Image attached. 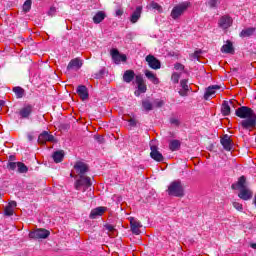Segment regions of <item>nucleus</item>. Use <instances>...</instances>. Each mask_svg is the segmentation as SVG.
Returning <instances> with one entry per match:
<instances>
[{
	"mask_svg": "<svg viewBox=\"0 0 256 256\" xmlns=\"http://www.w3.org/2000/svg\"><path fill=\"white\" fill-rule=\"evenodd\" d=\"M74 169L77 177H79L75 182V189L83 193L87 191V197H93V192H91V178L85 175L89 171V166L85 162L78 161L75 163Z\"/></svg>",
	"mask_w": 256,
	"mask_h": 256,
	"instance_id": "f257e3e1",
	"label": "nucleus"
},
{
	"mask_svg": "<svg viewBox=\"0 0 256 256\" xmlns=\"http://www.w3.org/2000/svg\"><path fill=\"white\" fill-rule=\"evenodd\" d=\"M235 114L244 119L239 123V131H253L256 128V113L253 109L242 106L236 109Z\"/></svg>",
	"mask_w": 256,
	"mask_h": 256,
	"instance_id": "f03ea898",
	"label": "nucleus"
},
{
	"mask_svg": "<svg viewBox=\"0 0 256 256\" xmlns=\"http://www.w3.org/2000/svg\"><path fill=\"white\" fill-rule=\"evenodd\" d=\"M167 191L168 195H172L173 197H185V189L183 188L181 180L173 181Z\"/></svg>",
	"mask_w": 256,
	"mask_h": 256,
	"instance_id": "7ed1b4c3",
	"label": "nucleus"
},
{
	"mask_svg": "<svg viewBox=\"0 0 256 256\" xmlns=\"http://www.w3.org/2000/svg\"><path fill=\"white\" fill-rule=\"evenodd\" d=\"M191 5V3L189 2H182L176 6L173 7L170 17H172V19L177 20L179 19V17H181L185 11H187V9H189V6Z\"/></svg>",
	"mask_w": 256,
	"mask_h": 256,
	"instance_id": "20e7f679",
	"label": "nucleus"
},
{
	"mask_svg": "<svg viewBox=\"0 0 256 256\" xmlns=\"http://www.w3.org/2000/svg\"><path fill=\"white\" fill-rule=\"evenodd\" d=\"M49 235H50L49 230L38 229L36 231L30 232L29 238L30 239H47V237H49Z\"/></svg>",
	"mask_w": 256,
	"mask_h": 256,
	"instance_id": "39448f33",
	"label": "nucleus"
},
{
	"mask_svg": "<svg viewBox=\"0 0 256 256\" xmlns=\"http://www.w3.org/2000/svg\"><path fill=\"white\" fill-rule=\"evenodd\" d=\"M235 105H237L236 100L224 101L221 107L222 115H224V117L231 115V107H235Z\"/></svg>",
	"mask_w": 256,
	"mask_h": 256,
	"instance_id": "423d86ee",
	"label": "nucleus"
},
{
	"mask_svg": "<svg viewBox=\"0 0 256 256\" xmlns=\"http://www.w3.org/2000/svg\"><path fill=\"white\" fill-rule=\"evenodd\" d=\"M233 25V18H231L229 15L221 16L218 21V27L221 29H229Z\"/></svg>",
	"mask_w": 256,
	"mask_h": 256,
	"instance_id": "0eeeda50",
	"label": "nucleus"
},
{
	"mask_svg": "<svg viewBox=\"0 0 256 256\" xmlns=\"http://www.w3.org/2000/svg\"><path fill=\"white\" fill-rule=\"evenodd\" d=\"M146 61L151 69H154L155 71H157V69H161V61H159L155 56H146Z\"/></svg>",
	"mask_w": 256,
	"mask_h": 256,
	"instance_id": "6e6552de",
	"label": "nucleus"
},
{
	"mask_svg": "<svg viewBox=\"0 0 256 256\" xmlns=\"http://www.w3.org/2000/svg\"><path fill=\"white\" fill-rule=\"evenodd\" d=\"M141 227H143V225L140 221L135 218H130V229L134 235H141Z\"/></svg>",
	"mask_w": 256,
	"mask_h": 256,
	"instance_id": "1a4fd4ad",
	"label": "nucleus"
},
{
	"mask_svg": "<svg viewBox=\"0 0 256 256\" xmlns=\"http://www.w3.org/2000/svg\"><path fill=\"white\" fill-rule=\"evenodd\" d=\"M81 67H83V61L79 58H74L69 62L67 71H79Z\"/></svg>",
	"mask_w": 256,
	"mask_h": 256,
	"instance_id": "9d476101",
	"label": "nucleus"
},
{
	"mask_svg": "<svg viewBox=\"0 0 256 256\" xmlns=\"http://www.w3.org/2000/svg\"><path fill=\"white\" fill-rule=\"evenodd\" d=\"M47 141L53 143V141H55V136L49 134V132L47 131H44L39 135L38 143H40L41 145H45Z\"/></svg>",
	"mask_w": 256,
	"mask_h": 256,
	"instance_id": "9b49d317",
	"label": "nucleus"
},
{
	"mask_svg": "<svg viewBox=\"0 0 256 256\" xmlns=\"http://www.w3.org/2000/svg\"><path fill=\"white\" fill-rule=\"evenodd\" d=\"M110 55H112V59L114 61V63H120L121 61L122 62H125L127 61V56L125 54L121 55V53H119V50L113 48L111 51H110Z\"/></svg>",
	"mask_w": 256,
	"mask_h": 256,
	"instance_id": "f8f14e48",
	"label": "nucleus"
},
{
	"mask_svg": "<svg viewBox=\"0 0 256 256\" xmlns=\"http://www.w3.org/2000/svg\"><path fill=\"white\" fill-rule=\"evenodd\" d=\"M220 143L225 151H231L233 149V142L231 141V137L227 134L221 138Z\"/></svg>",
	"mask_w": 256,
	"mask_h": 256,
	"instance_id": "ddd939ff",
	"label": "nucleus"
},
{
	"mask_svg": "<svg viewBox=\"0 0 256 256\" xmlns=\"http://www.w3.org/2000/svg\"><path fill=\"white\" fill-rule=\"evenodd\" d=\"M238 197L243 201H249L250 199H253V191H251L249 188H242L238 194Z\"/></svg>",
	"mask_w": 256,
	"mask_h": 256,
	"instance_id": "4468645a",
	"label": "nucleus"
},
{
	"mask_svg": "<svg viewBox=\"0 0 256 256\" xmlns=\"http://www.w3.org/2000/svg\"><path fill=\"white\" fill-rule=\"evenodd\" d=\"M150 149H151L150 156L154 159V161H158V162L163 161L164 159L163 154L159 152V149L157 148V146L151 145Z\"/></svg>",
	"mask_w": 256,
	"mask_h": 256,
	"instance_id": "2eb2a0df",
	"label": "nucleus"
},
{
	"mask_svg": "<svg viewBox=\"0 0 256 256\" xmlns=\"http://www.w3.org/2000/svg\"><path fill=\"white\" fill-rule=\"evenodd\" d=\"M219 89H221V86L219 85H213L208 87L204 94V99L208 101V99H211V97H213V95H215L216 91H219Z\"/></svg>",
	"mask_w": 256,
	"mask_h": 256,
	"instance_id": "dca6fc26",
	"label": "nucleus"
},
{
	"mask_svg": "<svg viewBox=\"0 0 256 256\" xmlns=\"http://www.w3.org/2000/svg\"><path fill=\"white\" fill-rule=\"evenodd\" d=\"M135 82L138 85V91H140V93H145L147 91V85H145V80L142 75H137L135 77Z\"/></svg>",
	"mask_w": 256,
	"mask_h": 256,
	"instance_id": "f3484780",
	"label": "nucleus"
},
{
	"mask_svg": "<svg viewBox=\"0 0 256 256\" xmlns=\"http://www.w3.org/2000/svg\"><path fill=\"white\" fill-rule=\"evenodd\" d=\"M105 211H107V207L103 206L92 209L90 213V219H97V217H101Z\"/></svg>",
	"mask_w": 256,
	"mask_h": 256,
	"instance_id": "a211bd4d",
	"label": "nucleus"
},
{
	"mask_svg": "<svg viewBox=\"0 0 256 256\" xmlns=\"http://www.w3.org/2000/svg\"><path fill=\"white\" fill-rule=\"evenodd\" d=\"M77 94L79 95L80 99H82V101L89 99V91L87 90V86L85 85L78 86Z\"/></svg>",
	"mask_w": 256,
	"mask_h": 256,
	"instance_id": "6ab92c4d",
	"label": "nucleus"
},
{
	"mask_svg": "<svg viewBox=\"0 0 256 256\" xmlns=\"http://www.w3.org/2000/svg\"><path fill=\"white\" fill-rule=\"evenodd\" d=\"M246 183H247V179L245 178V176H241L238 179L237 183L232 184V189H234V190L239 189V191L241 189H246L247 188V186L245 185Z\"/></svg>",
	"mask_w": 256,
	"mask_h": 256,
	"instance_id": "aec40b11",
	"label": "nucleus"
},
{
	"mask_svg": "<svg viewBox=\"0 0 256 256\" xmlns=\"http://www.w3.org/2000/svg\"><path fill=\"white\" fill-rule=\"evenodd\" d=\"M142 11H143V7L141 6L136 7V10L132 13L130 17L131 23H137L139 19H141Z\"/></svg>",
	"mask_w": 256,
	"mask_h": 256,
	"instance_id": "412c9836",
	"label": "nucleus"
},
{
	"mask_svg": "<svg viewBox=\"0 0 256 256\" xmlns=\"http://www.w3.org/2000/svg\"><path fill=\"white\" fill-rule=\"evenodd\" d=\"M144 73L145 77H147V79L151 81V83H153L154 85H159L160 81L155 73L151 72V70H145Z\"/></svg>",
	"mask_w": 256,
	"mask_h": 256,
	"instance_id": "4be33fe9",
	"label": "nucleus"
},
{
	"mask_svg": "<svg viewBox=\"0 0 256 256\" xmlns=\"http://www.w3.org/2000/svg\"><path fill=\"white\" fill-rule=\"evenodd\" d=\"M133 79H135V71L126 70L123 75V81H125V83H131Z\"/></svg>",
	"mask_w": 256,
	"mask_h": 256,
	"instance_id": "5701e85b",
	"label": "nucleus"
},
{
	"mask_svg": "<svg viewBox=\"0 0 256 256\" xmlns=\"http://www.w3.org/2000/svg\"><path fill=\"white\" fill-rule=\"evenodd\" d=\"M256 28L255 27H249L245 28L240 32V37L245 38V37H251L252 35L255 34Z\"/></svg>",
	"mask_w": 256,
	"mask_h": 256,
	"instance_id": "b1692460",
	"label": "nucleus"
},
{
	"mask_svg": "<svg viewBox=\"0 0 256 256\" xmlns=\"http://www.w3.org/2000/svg\"><path fill=\"white\" fill-rule=\"evenodd\" d=\"M32 112H33V107L28 105L20 110V116L23 119H27V117H29V115H31Z\"/></svg>",
	"mask_w": 256,
	"mask_h": 256,
	"instance_id": "393cba45",
	"label": "nucleus"
},
{
	"mask_svg": "<svg viewBox=\"0 0 256 256\" xmlns=\"http://www.w3.org/2000/svg\"><path fill=\"white\" fill-rule=\"evenodd\" d=\"M221 51L222 53H230L233 55V53H235V50L233 49V43H231V41H227V43L222 46Z\"/></svg>",
	"mask_w": 256,
	"mask_h": 256,
	"instance_id": "a878e982",
	"label": "nucleus"
},
{
	"mask_svg": "<svg viewBox=\"0 0 256 256\" xmlns=\"http://www.w3.org/2000/svg\"><path fill=\"white\" fill-rule=\"evenodd\" d=\"M63 157H65V152H63V150L56 151L52 155L55 163H61V161H63Z\"/></svg>",
	"mask_w": 256,
	"mask_h": 256,
	"instance_id": "bb28decb",
	"label": "nucleus"
},
{
	"mask_svg": "<svg viewBox=\"0 0 256 256\" xmlns=\"http://www.w3.org/2000/svg\"><path fill=\"white\" fill-rule=\"evenodd\" d=\"M106 15L105 12L103 11H98L94 17H93V21L94 23L97 25L99 23H101V21H103L105 19Z\"/></svg>",
	"mask_w": 256,
	"mask_h": 256,
	"instance_id": "cd10ccee",
	"label": "nucleus"
},
{
	"mask_svg": "<svg viewBox=\"0 0 256 256\" xmlns=\"http://www.w3.org/2000/svg\"><path fill=\"white\" fill-rule=\"evenodd\" d=\"M181 147V142L179 140H172L169 144L170 151H179V148Z\"/></svg>",
	"mask_w": 256,
	"mask_h": 256,
	"instance_id": "c85d7f7f",
	"label": "nucleus"
},
{
	"mask_svg": "<svg viewBox=\"0 0 256 256\" xmlns=\"http://www.w3.org/2000/svg\"><path fill=\"white\" fill-rule=\"evenodd\" d=\"M13 92L15 93L17 99H22L25 95V90L19 86L13 88Z\"/></svg>",
	"mask_w": 256,
	"mask_h": 256,
	"instance_id": "c756f323",
	"label": "nucleus"
},
{
	"mask_svg": "<svg viewBox=\"0 0 256 256\" xmlns=\"http://www.w3.org/2000/svg\"><path fill=\"white\" fill-rule=\"evenodd\" d=\"M142 107L145 109V111L153 110V104L149 100L142 101Z\"/></svg>",
	"mask_w": 256,
	"mask_h": 256,
	"instance_id": "7c9ffc66",
	"label": "nucleus"
},
{
	"mask_svg": "<svg viewBox=\"0 0 256 256\" xmlns=\"http://www.w3.org/2000/svg\"><path fill=\"white\" fill-rule=\"evenodd\" d=\"M18 173H27L29 168L23 162H17Z\"/></svg>",
	"mask_w": 256,
	"mask_h": 256,
	"instance_id": "2f4dec72",
	"label": "nucleus"
},
{
	"mask_svg": "<svg viewBox=\"0 0 256 256\" xmlns=\"http://www.w3.org/2000/svg\"><path fill=\"white\" fill-rule=\"evenodd\" d=\"M150 7L151 9H155L156 11H158V13H163V7L157 2H151Z\"/></svg>",
	"mask_w": 256,
	"mask_h": 256,
	"instance_id": "473e14b6",
	"label": "nucleus"
},
{
	"mask_svg": "<svg viewBox=\"0 0 256 256\" xmlns=\"http://www.w3.org/2000/svg\"><path fill=\"white\" fill-rule=\"evenodd\" d=\"M31 5H32V1L31 0H26L23 4V7H22L23 11L25 13H28V11H31Z\"/></svg>",
	"mask_w": 256,
	"mask_h": 256,
	"instance_id": "72a5a7b5",
	"label": "nucleus"
},
{
	"mask_svg": "<svg viewBox=\"0 0 256 256\" xmlns=\"http://www.w3.org/2000/svg\"><path fill=\"white\" fill-rule=\"evenodd\" d=\"M219 0H208L207 5L210 7V9H215L219 5Z\"/></svg>",
	"mask_w": 256,
	"mask_h": 256,
	"instance_id": "f704fd0d",
	"label": "nucleus"
},
{
	"mask_svg": "<svg viewBox=\"0 0 256 256\" xmlns=\"http://www.w3.org/2000/svg\"><path fill=\"white\" fill-rule=\"evenodd\" d=\"M179 79H181V75L177 72H174L171 76V81L175 84L179 83Z\"/></svg>",
	"mask_w": 256,
	"mask_h": 256,
	"instance_id": "c9c22d12",
	"label": "nucleus"
},
{
	"mask_svg": "<svg viewBox=\"0 0 256 256\" xmlns=\"http://www.w3.org/2000/svg\"><path fill=\"white\" fill-rule=\"evenodd\" d=\"M188 83H189V80H187V79H183L180 81V85H181L182 89H184V91L189 90V85H187Z\"/></svg>",
	"mask_w": 256,
	"mask_h": 256,
	"instance_id": "e433bc0d",
	"label": "nucleus"
},
{
	"mask_svg": "<svg viewBox=\"0 0 256 256\" xmlns=\"http://www.w3.org/2000/svg\"><path fill=\"white\" fill-rule=\"evenodd\" d=\"M202 53V50H196L193 54H191V57L192 59H197V61H199V58L201 57Z\"/></svg>",
	"mask_w": 256,
	"mask_h": 256,
	"instance_id": "4c0bfd02",
	"label": "nucleus"
},
{
	"mask_svg": "<svg viewBox=\"0 0 256 256\" xmlns=\"http://www.w3.org/2000/svg\"><path fill=\"white\" fill-rule=\"evenodd\" d=\"M171 125H174L175 127H179L181 125V122L176 117L170 118Z\"/></svg>",
	"mask_w": 256,
	"mask_h": 256,
	"instance_id": "58836bf2",
	"label": "nucleus"
},
{
	"mask_svg": "<svg viewBox=\"0 0 256 256\" xmlns=\"http://www.w3.org/2000/svg\"><path fill=\"white\" fill-rule=\"evenodd\" d=\"M233 207L234 209H236L237 211H243V204L239 203V202H233Z\"/></svg>",
	"mask_w": 256,
	"mask_h": 256,
	"instance_id": "ea45409f",
	"label": "nucleus"
},
{
	"mask_svg": "<svg viewBox=\"0 0 256 256\" xmlns=\"http://www.w3.org/2000/svg\"><path fill=\"white\" fill-rule=\"evenodd\" d=\"M13 213H14L13 208H11L10 206H6L5 215H7L8 217H11V215H13Z\"/></svg>",
	"mask_w": 256,
	"mask_h": 256,
	"instance_id": "a19ab883",
	"label": "nucleus"
},
{
	"mask_svg": "<svg viewBox=\"0 0 256 256\" xmlns=\"http://www.w3.org/2000/svg\"><path fill=\"white\" fill-rule=\"evenodd\" d=\"M174 69H175L176 71H184V70H185V66H184L183 64H181V63H176V64L174 65Z\"/></svg>",
	"mask_w": 256,
	"mask_h": 256,
	"instance_id": "79ce46f5",
	"label": "nucleus"
},
{
	"mask_svg": "<svg viewBox=\"0 0 256 256\" xmlns=\"http://www.w3.org/2000/svg\"><path fill=\"white\" fill-rule=\"evenodd\" d=\"M55 13H57V8H55L54 6H52L49 11H48V15L50 17H54Z\"/></svg>",
	"mask_w": 256,
	"mask_h": 256,
	"instance_id": "37998d69",
	"label": "nucleus"
},
{
	"mask_svg": "<svg viewBox=\"0 0 256 256\" xmlns=\"http://www.w3.org/2000/svg\"><path fill=\"white\" fill-rule=\"evenodd\" d=\"M8 169H10L11 171H15V169H17V162L8 163Z\"/></svg>",
	"mask_w": 256,
	"mask_h": 256,
	"instance_id": "c03bdc74",
	"label": "nucleus"
},
{
	"mask_svg": "<svg viewBox=\"0 0 256 256\" xmlns=\"http://www.w3.org/2000/svg\"><path fill=\"white\" fill-rule=\"evenodd\" d=\"M165 105V102L163 100H156L154 101V107H163Z\"/></svg>",
	"mask_w": 256,
	"mask_h": 256,
	"instance_id": "a18cd8bd",
	"label": "nucleus"
},
{
	"mask_svg": "<svg viewBox=\"0 0 256 256\" xmlns=\"http://www.w3.org/2000/svg\"><path fill=\"white\" fill-rule=\"evenodd\" d=\"M94 139L98 141V143H105V138H103L102 135H96L94 136Z\"/></svg>",
	"mask_w": 256,
	"mask_h": 256,
	"instance_id": "49530a36",
	"label": "nucleus"
},
{
	"mask_svg": "<svg viewBox=\"0 0 256 256\" xmlns=\"http://www.w3.org/2000/svg\"><path fill=\"white\" fill-rule=\"evenodd\" d=\"M128 123H129L130 127H137V120H135L134 118H130L128 120Z\"/></svg>",
	"mask_w": 256,
	"mask_h": 256,
	"instance_id": "de8ad7c7",
	"label": "nucleus"
},
{
	"mask_svg": "<svg viewBox=\"0 0 256 256\" xmlns=\"http://www.w3.org/2000/svg\"><path fill=\"white\" fill-rule=\"evenodd\" d=\"M8 206H10V208H12V209H15V207H17V202L11 201V202H9Z\"/></svg>",
	"mask_w": 256,
	"mask_h": 256,
	"instance_id": "09e8293b",
	"label": "nucleus"
},
{
	"mask_svg": "<svg viewBox=\"0 0 256 256\" xmlns=\"http://www.w3.org/2000/svg\"><path fill=\"white\" fill-rule=\"evenodd\" d=\"M107 231L113 232L115 231V227L113 225H106Z\"/></svg>",
	"mask_w": 256,
	"mask_h": 256,
	"instance_id": "8fccbe9b",
	"label": "nucleus"
},
{
	"mask_svg": "<svg viewBox=\"0 0 256 256\" xmlns=\"http://www.w3.org/2000/svg\"><path fill=\"white\" fill-rule=\"evenodd\" d=\"M121 15H123V9H117L116 10V16L121 17Z\"/></svg>",
	"mask_w": 256,
	"mask_h": 256,
	"instance_id": "3c124183",
	"label": "nucleus"
},
{
	"mask_svg": "<svg viewBox=\"0 0 256 256\" xmlns=\"http://www.w3.org/2000/svg\"><path fill=\"white\" fill-rule=\"evenodd\" d=\"M105 73V70H100V75L96 76V79H99V77L103 76Z\"/></svg>",
	"mask_w": 256,
	"mask_h": 256,
	"instance_id": "603ef678",
	"label": "nucleus"
},
{
	"mask_svg": "<svg viewBox=\"0 0 256 256\" xmlns=\"http://www.w3.org/2000/svg\"><path fill=\"white\" fill-rule=\"evenodd\" d=\"M28 140L33 141V134H28Z\"/></svg>",
	"mask_w": 256,
	"mask_h": 256,
	"instance_id": "864d4df0",
	"label": "nucleus"
},
{
	"mask_svg": "<svg viewBox=\"0 0 256 256\" xmlns=\"http://www.w3.org/2000/svg\"><path fill=\"white\" fill-rule=\"evenodd\" d=\"M250 247H251L252 249H255V250H256V243H251V244H250Z\"/></svg>",
	"mask_w": 256,
	"mask_h": 256,
	"instance_id": "5fc2aeb1",
	"label": "nucleus"
},
{
	"mask_svg": "<svg viewBox=\"0 0 256 256\" xmlns=\"http://www.w3.org/2000/svg\"><path fill=\"white\" fill-rule=\"evenodd\" d=\"M179 95H181V97H185V92L179 91Z\"/></svg>",
	"mask_w": 256,
	"mask_h": 256,
	"instance_id": "6e6d98bb",
	"label": "nucleus"
},
{
	"mask_svg": "<svg viewBox=\"0 0 256 256\" xmlns=\"http://www.w3.org/2000/svg\"><path fill=\"white\" fill-rule=\"evenodd\" d=\"M3 105H5V101L0 100V107H3Z\"/></svg>",
	"mask_w": 256,
	"mask_h": 256,
	"instance_id": "4d7b16f0",
	"label": "nucleus"
},
{
	"mask_svg": "<svg viewBox=\"0 0 256 256\" xmlns=\"http://www.w3.org/2000/svg\"><path fill=\"white\" fill-rule=\"evenodd\" d=\"M135 95H139V94H137V92H135Z\"/></svg>",
	"mask_w": 256,
	"mask_h": 256,
	"instance_id": "13d9d810",
	"label": "nucleus"
}]
</instances>
